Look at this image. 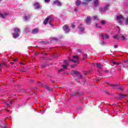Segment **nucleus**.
<instances>
[{
    "instance_id": "46",
    "label": "nucleus",
    "mask_w": 128,
    "mask_h": 128,
    "mask_svg": "<svg viewBox=\"0 0 128 128\" xmlns=\"http://www.w3.org/2000/svg\"><path fill=\"white\" fill-rule=\"evenodd\" d=\"M100 80V78H98V80H96V82H98V80Z\"/></svg>"
},
{
    "instance_id": "42",
    "label": "nucleus",
    "mask_w": 128,
    "mask_h": 128,
    "mask_svg": "<svg viewBox=\"0 0 128 128\" xmlns=\"http://www.w3.org/2000/svg\"><path fill=\"white\" fill-rule=\"evenodd\" d=\"M54 58H57L58 56H56V55L54 54Z\"/></svg>"
},
{
    "instance_id": "51",
    "label": "nucleus",
    "mask_w": 128,
    "mask_h": 128,
    "mask_svg": "<svg viewBox=\"0 0 128 128\" xmlns=\"http://www.w3.org/2000/svg\"><path fill=\"white\" fill-rule=\"evenodd\" d=\"M0 66H2V64H0Z\"/></svg>"
},
{
    "instance_id": "5",
    "label": "nucleus",
    "mask_w": 128,
    "mask_h": 128,
    "mask_svg": "<svg viewBox=\"0 0 128 128\" xmlns=\"http://www.w3.org/2000/svg\"><path fill=\"white\" fill-rule=\"evenodd\" d=\"M78 30H79V34H82L84 32V26L83 24H80L78 26Z\"/></svg>"
},
{
    "instance_id": "9",
    "label": "nucleus",
    "mask_w": 128,
    "mask_h": 128,
    "mask_svg": "<svg viewBox=\"0 0 128 128\" xmlns=\"http://www.w3.org/2000/svg\"><path fill=\"white\" fill-rule=\"evenodd\" d=\"M108 8H110V4H106L103 8L100 9V10L101 12H108Z\"/></svg>"
},
{
    "instance_id": "27",
    "label": "nucleus",
    "mask_w": 128,
    "mask_h": 128,
    "mask_svg": "<svg viewBox=\"0 0 128 128\" xmlns=\"http://www.w3.org/2000/svg\"><path fill=\"white\" fill-rule=\"evenodd\" d=\"M114 38H115V40H120V36L118 34H116L113 36Z\"/></svg>"
},
{
    "instance_id": "47",
    "label": "nucleus",
    "mask_w": 128,
    "mask_h": 128,
    "mask_svg": "<svg viewBox=\"0 0 128 128\" xmlns=\"http://www.w3.org/2000/svg\"><path fill=\"white\" fill-rule=\"evenodd\" d=\"M16 60H18V59H15L14 60V62H16Z\"/></svg>"
},
{
    "instance_id": "3",
    "label": "nucleus",
    "mask_w": 128,
    "mask_h": 128,
    "mask_svg": "<svg viewBox=\"0 0 128 128\" xmlns=\"http://www.w3.org/2000/svg\"><path fill=\"white\" fill-rule=\"evenodd\" d=\"M54 18V16H48L46 19H45L44 21V24H46L48 22L49 24L51 26H52V20Z\"/></svg>"
},
{
    "instance_id": "45",
    "label": "nucleus",
    "mask_w": 128,
    "mask_h": 128,
    "mask_svg": "<svg viewBox=\"0 0 128 128\" xmlns=\"http://www.w3.org/2000/svg\"><path fill=\"white\" fill-rule=\"evenodd\" d=\"M74 65H72V66H71V68H74Z\"/></svg>"
},
{
    "instance_id": "16",
    "label": "nucleus",
    "mask_w": 128,
    "mask_h": 128,
    "mask_svg": "<svg viewBox=\"0 0 128 128\" xmlns=\"http://www.w3.org/2000/svg\"><path fill=\"white\" fill-rule=\"evenodd\" d=\"M8 16V13H1L0 12V18H6V16Z\"/></svg>"
},
{
    "instance_id": "50",
    "label": "nucleus",
    "mask_w": 128,
    "mask_h": 128,
    "mask_svg": "<svg viewBox=\"0 0 128 128\" xmlns=\"http://www.w3.org/2000/svg\"><path fill=\"white\" fill-rule=\"evenodd\" d=\"M10 64H14V63H13L12 62H11Z\"/></svg>"
},
{
    "instance_id": "4",
    "label": "nucleus",
    "mask_w": 128,
    "mask_h": 128,
    "mask_svg": "<svg viewBox=\"0 0 128 128\" xmlns=\"http://www.w3.org/2000/svg\"><path fill=\"white\" fill-rule=\"evenodd\" d=\"M68 60L70 62H73L74 64H78V56H74L72 58H70V57H68Z\"/></svg>"
},
{
    "instance_id": "31",
    "label": "nucleus",
    "mask_w": 128,
    "mask_h": 128,
    "mask_svg": "<svg viewBox=\"0 0 128 128\" xmlns=\"http://www.w3.org/2000/svg\"><path fill=\"white\" fill-rule=\"evenodd\" d=\"M96 28H102V26L98 24H96Z\"/></svg>"
},
{
    "instance_id": "48",
    "label": "nucleus",
    "mask_w": 128,
    "mask_h": 128,
    "mask_svg": "<svg viewBox=\"0 0 128 128\" xmlns=\"http://www.w3.org/2000/svg\"><path fill=\"white\" fill-rule=\"evenodd\" d=\"M10 104H12V101L10 100Z\"/></svg>"
},
{
    "instance_id": "32",
    "label": "nucleus",
    "mask_w": 128,
    "mask_h": 128,
    "mask_svg": "<svg viewBox=\"0 0 128 128\" xmlns=\"http://www.w3.org/2000/svg\"><path fill=\"white\" fill-rule=\"evenodd\" d=\"M52 40H54V42H58V40L56 38H52Z\"/></svg>"
},
{
    "instance_id": "7",
    "label": "nucleus",
    "mask_w": 128,
    "mask_h": 128,
    "mask_svg": "<svg viewBox=\"0 0 128 128\" xmlns=\"http://www.w3.org/2000/svg\"><path fill=\"white\" fill-rule=\"evenodd\" d=\"M53 4L57 6H62V3L58 0H55L52 2Z\"/></svg>"
},
{
    "instance_id": "12",
    "label": "nucleus",
    "mask_w": 128,
    "mask_h": 128,
    "mask_svg": "<svg viewBox=\"0 0 128 128\" xmlns=\"http://www.w3.org/2000/svg\"><path fill=\"white\" fill-rule=\"evenodd\" d=\"M64 63L65 64L62 65V66L65 70H66L68 68V65L70 64L68 60H64Z\"/></svg>"
},
{
    "instance_id": "52",
    "label": "nucleus",
    "mask_w": 128,
    "mask_h": 128,
    "mask_svg": "<svg viewBox=\"0 0 128 128\" xmlns=\"http://www.w3.org/2000/svg\"><path fill=\"white\" fill-rule=\"evenodd\" d=\"M73 96H76V94H73Z\"/></svg>"
},
{
    "instance_id": "35",
    "label": "nucleus",
    "mask_w": 128,
    "mask_h": 128,
    "mask_svg": "<svg viewBox=\"0 0 128 128\" xmlns=\"http://www.w3.org/2000/svg\"><path fill=\"white\" fill-rule=\"evenodd\" d=\"M83 74H84V76H86V74H88V72H86V71L84 72Z\"/></svg>"
},
{
    "instance_id": "49",
    "label": "nucleus",
    "mask_w": 128,
    "mask_h": 128,
    "mask_svg": "<svg viewBox=\"0 0 128 128\" xmlns=\"http://www.w3.org/2000/svg\"><path fill=\"white\" fill-rule=\"evenodd\" d=\"M44 111H42V112H41L42 114H44Z\"/></svg>"
},
{
    "instance_id": "34",
    "label": "nucleus",
    "mask_w": 128,
    "mask_h": 128,
    "mask_svg": "<svg viewBox=\"0 0 128 128\" xmlns=\"http://www.w3.org/2000/svg\"><path fill=\"white\" fill-rule=\"evenodd\" d=\"M50 2V0H44V2H46V4H48Z\"/></svg>"
},
{
    "instance_id": "40",
    "label": "nucleus",
    "mask_w": 128,
    "mask_h": 128,
    "mask_svg": "<svg viewBox=\"0 0 128 128\" xmlns=\"http://www.w3.org/2000/svg\"><path fill=\"white\" fill-rule=\"evenodd\" d=\"M117 28L118 29V34H120V27H118V26H117Z\"/></svg>"
},
{
    "instance_id": "29",
    "label": "nucleus",
    "mask_w": 128,
    "mask_h": 128,
    "mask_svg": "<svg viewBox=\"0 0 128 128\" xmlns=\"http://www.w3.org/2000/svg\"><path fill=\"white\" fill-rule=\"evenodd\" d=\"M106 20H102L100 22V24H102V26H104V24H106Z\"/></svg>"
},
{
    "instance_id": "38",
    "label": "nucleus",
    "mask_w": 128,
    "mask_h": 128,
    "mask_svg": "<svg viewBox=\"0 0 128 128\" xmlns=\"http://www.w3.org/2000/svg\"><path fill=\"white\" fill-rule=\"evenodd\" d=\"M114 48H118V45H114Z\"/></svg>"
},
{
    "instance_id": "1",
    "label": "nucleus",
    "mask_w": 128,
    "mask_h": 128,
    "mask_svg": "<svg viewBox=\"0 0 128 128\" xmlns=\"http://www.w3.org/2000/svg\"><path fill=\"white\" fill-rule=\"evenodd\" d=\"M14 32L12 34L13 38H19L20 30L16 27L14 28Z\"/></svg>"
},
{
    "instance_id": "8",
    "label": "nucleus",
    "mask_w": 128,
    "mask_h": 128,
    "mask_svg": "<svg viewBox=\"0 0 128 128\" xmlns=\"http://www.w3.org/2000/svg\"><path fill=\"white\" fill-rule=\"evenodd\" d=\"M63 30H64L65 34H68L70 32V28L67 25H65L62 28Z\"/></svg>"
},
{
    "instance_id": "13",
    "label": "nucleus",
    "mask_w": 128,
    "mask_h": 128,
    "mask_svg": "<svg viewBox=\"0 0 128 128\" xmlns=\"http://www.w3.org/2000/svg\"><path fill=\"white\" fill-rule=\"evenodd\" d=\"M100 36L102 40H108L109 38L108 35L107 34H101Z\"/></svg>"
},
{
    "instance_id": "15",
    "label": "nucleus",
    "mask_w": 128,
    "mask_h": 128,
    "mask_svg": "<svg viewBox=\"0 0 128 128\" xmlns=\"http://www.w3.org/2000/svg\"><path fill=\"white\" fill-rule=\"evenodd\" d=\"M34 8L36 9V10H38V8H40V3L38 2H36L34 4Z\"/></svg>"
},
{
    "instance_id": "2",
    "label": "nucleus",
    "mask_w": 128,
    "mask_h": 128,
    "mask_svg": "<svg viewBox=\"0 0 128 128\" xmlns=\"http://www.w3.org/2000/svg\"><path fill=\"white\" fill-rule=\"evenodd\" d=\"M111 66L112 64H116L118 66L119 64H122L124 68H128V60H124L123 64L120 62H116L114 61H112Z\"/></svg>"
},
{
    "instance_id": "22",
    "label": "nucleus",
    "mask_w": 128,
    "mask_h": 128,
    "mask_svg": "<svg viewBox=\"0 0 128 128\" xmlns=\"http://www.w3.org/2000/svg\"><path fill=\"white\" fill-rule=\"evenodd\" d=\"M120 40H126V34L121 35Z\"/></svg>"
},
{
    "instance_id": "39",
    "label": "nucleus",
    "mask_w": 128,
    "mask_h": 128,
    "mask_svg": "<svg viewBox=\"0 0 128 128\" xmlns=\"http://www.w3.org/2000/svg\"><path fill=\"white\" fill-rule=\"evenodd\" d=\"M62 70H64V69H60L58 70V72H62Z\"/></svg>"
},
{
    "instance_id": "20",
    "label": "nucleus",
    "mask_w": 128,
    "mask_h": 128,
    "mask_svg": "<svg viewBox=\"0 0 128 128\" xmlns=\"http://www.w3.org/2000/svg\"><path fill=\"white\" fill-rule=\"evenodd\" d=\"M92 0H84L82 2V4L86 6V4H88V2H92Z\"/></svg>"
},
{
    "instance_id": "44",
    "label": "nucleus",
    "mask_w": 128,
    "mask_h": 128,
    "mask_svg": "<svg viewBox=\"0 0 128 128\" xmlns=\"http://www.w3.org/2000/svg\"><path fill=\"white\" fill-rule=\"evenodd\" d=\"M116 68H118V69L120 70H122V68H120V67L116 66Z\"/></svg>"
},
{
    "instance_id": "17",
    "label": "nucleus",
    "mask_w": 128,
    "mask_h": 128,
    "mask_svg": "<svg viewBox=\"0 0 128 128\" xmlns=\"http://www.w3.org/2000/svg\"><path fill=\"white\" fill-rule=\"evenodd\" d=\"M75 4L76 6H80V4H82V2L80 0H76Z\"/></svg>"
},
{
    "instance_id": "53",
    "label": "nucleus",
    "mask_w": 128,
    "mask_h": 128,
    "mask_svg": "<svg viewBox=\"0 0 128 128\" xmlns=\"http://www.w3.org/2000/svg\"><path fill=\"white\" fill-rule=\"evenodd\" d=\"M0 2H2V0H0Z\"/></svg>"
},
{
    "instance_id": "37",
    "label": "nucleus",
    "mask_w": 128,
    "mask_h": 128,
    "mask_svg": "<svg viewBox=\"0 0 128 128\" xmlns=\"http://www.w3.org/2000/svg\"><path fill=\"white\" fill-rule=\"evenodd\" d=\"M6 106H8V108H10V104L6 102Z\"/></svg>"
},
{
    "instance_id": "25",
    "label": "nucleus",
    "mask_w": 128,
    "mask_h": 128,
    "mask_svg": "<svg viewBox=\"0 0 128 128\" xmlns=\"http://www.w3.org/2000/svg\"><path fill=\"white\" fill-rule=\"evenodd\" d=\"M92 20H98V17L97 16H92Z\"/></svg>"
},
{
    "instance_id": "28",
    "label": "nucleus",
    "mask_w": 128,
    "mask_h": 128,
    "mask_svg": "<svg viewBox=\"0 0 128 128\" xmlns=\"http://www.w3.org/2000/svg\"><path fill=\"white\" fill-rule=\"evenodd\" d=\"M119 96L120 98H126V95L120 94Z\"/></svg>"
},
{
    "instance_id": "24",
    "label": "nucleus",
    "mask_w": 128,
    "mask_h": 128,
    "mask_svg": "<svg viewBox=\"0 0 128 128\" xmlns=\"http://www.w3.org/2000/svg\"><path fill=\"white\" fill-rule=\"evenodd\" d=\"M90 20H92V17H90V16L87 17V18L86 19V22L88 24V22H90Z\"/></svg>"
},
{
    "instance_id": "14",
    "label": "nucleus",
    "mask_w": 128,
    "mask_h": 128,
    "mask_svg": "<svg viewBox=\"0 0 128 128\" xmlns=\"http://www.w3.org/2000/svg\"><path fill=\"white\" fill-rule=\"evenodd\" d=\"M72 74H76V76H78V78H82V76L80 74V73H78V72L77 71H74V70H72Z\"/></svg>"
},
{
    "instance_id": "19",
    "label": "nucleus",
    "mask_w": 128,
    "mask_h": 128,
    "mask_svg": "<svg viewBox=\"0 0 128 128\" xmlns=\"http://www.w3.org/2000/svg\"><path fill=\"white\" fill-rule=\"evenodd\" d=\"M32 32L33 34H36L38 32V29L36 28H34L32 30Z\"/></svg>"
},
{
    "instance_id": "21",
    "label": "nucleus",
    "mask_w": 128,
    "mask_h": 128,
    "mask_svg": "<svg viewBox=\"0 0 128 128\" xmlns=\"http://www.w3.org/2000/svg\"><path fill=\"white\" fill-rule=\"evenodd\" d=\"M30 14L26 15L24 17V20H30Z\"/></svg>"
},
{
    "instance_id": "6",
    "label": "nucleus",
    "mask_w": 128,
    "mask_h": 128,
    "mask_svg": "<svg viewBox=\"0 0 128 128\" xmlns=\"http://www.w3.org/2000/svg\"><path fill=\"white\" fill-rule=\"evenodd\" d=\"M116 20L117 22H118L120 24H122V22L124 18V16L122 15H120L116 16Z\"/></svg>"
},
{
    "instance_id": "41",
    "label": "nucleus",
    "mask_w": 128,
    "mask_h": 128,
    "mask_svg": "<svg viewBox=\"0 0 128 128\" xmlns=\"http://www.w3.org/2000/svg\"><path fill=\"white\" fill-rule=\"evenodd\" d=\"M0 126H2L1 128H6V126H2V124H0Z\"/></svg>"
},
{
    "instance_id": "36",
    "label": "nucleus",
    "mask_w": 128,
    "mask_h": 128,
    "mask_svg": "<svg viewBox=\"0 0 128 128\" xmlns=\"http://www.w3.org/2000/svg\"><path fill=\"white\" fill-rule=\"evenodd\" d=\"M70 27L72 28H76V26H74V24H72Z\"/></svg>"
},
{
    "instance_id": "10",
    "label": "nucleus",
    "mask_w": 128,
    "mask_h": 128,
    "mask_svg": "<svg viewBox=\"0 0 128 128\" xmlns=\"http://www.w3.org/2000/svg\"><path fill=\"white\" fill-rule=\"evenodd\" d=\"M119 84H110V86H112L114 88H118L120 90H124V88L122 87L118 86Z\"/></svg>"
},
{
    "instance_id": "18",
    "label": "nucleus",
    "mask_w": 128,
    "mask_h": 128,
    "mask_svg": "<svg viewBox=\"0 0 128 128\" xmlns=\"http://www.w3.org/2000/svg\"><path fill=\"white\" fill-rule=\"evenodd\" d=\"M42 88H46V90H52V89L48 86V85H42Z\"/></svg>"
},
{
    "instance_id": "11",
    "label": "nucleus",
    "mask_w": 128,
    "mask_h": 128,
    "mask_svg": "<svg viewBox=\"0 0 128 128\" xmlns=\"http://www.w3.org/2000/svg\"><path fill=\"white\" fill-rule=\"evenodd\" d=\"M94 66H96V68H98V70H102V68L104 67V66L102 64L98 63H94Z\"/></svg>"
},
{
    "instance_id": "26",
    "label": "nucleus",
    "mask_w": 128,
    "mask_h": 128,
    "mask_svg": "<svg viewBox=\"0 0 128 128\" xmlns=\"http://www.w3.org/2000/svg\"><path fill=\"white\" fill-rule=\"evenodd\" d=\"M124 24L126 26H128V16L125 18Z\"/></svg>"
},
{
    "instance_id": "33",
    "label": "nucleus",
    "mask_w": 128,
    "mask_h": 128,
    "mask_svg": "<svg viewBox=\"0 0 128 128\" xmlns=\"http://www.w3.org/2000/svg\"><path fill=\"white\" fill-rule=\"evenodd\" d=\"M78 8H76L74 10V12H78Z\"/></svg>"
},
{
    "instance_id": "23",
    "label": "nucleus",
    "mask_w": 128,
    "mask_h": 128,
    "mask_svg": "<svg viewBox=\"0 0 128 128\" xmlns=\"http://www.w3.org/2000/svg\"><path fill=\"white\" fill-rule=\"evenodd\" d=\"M98 0H94V6H98Z\"/></svg>"
},
{
    "instance_id": "43",
    "label": "nucleus",
    "mask_w": 128,
    "mask_h": 128,
    "mask_svg": "<svg viewBox=\"0 0 128 128\" xmlns=\"http://www.w3.org/2000/svg\"><path fill=\"white\" fill-rule=\"evenodd\" d=\"M104 72H110L108 71V70H106Z\"/></svg>"
},
{
    "instance_id": "30",
    "label": "nucleus",
    "mask_w": 128,
    "mask_h": 128,
    "mask_svg": "<svg viewBox=\"0 0 128 128\" xmlns=\"http://www.w3.org/2000/svg\"><path fill=\"white\" fill-rule=\"evenodd\" d=\"M82 56V60H86V58H88V55L86 54H83Z\"/></svg>"
}]
</instances>
